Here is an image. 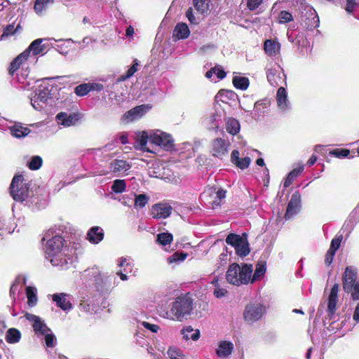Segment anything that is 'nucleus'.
I'll use <instances>...</instances> for the list:
<instances>
[{
	"mask_svg": "<svg viewBox=\"0 0 359 359\" xmlns=\"http://www.w3.org/2000/svg\"><path fill=\"white\" fill-rule=\"evenodd\" d=\"M266 264L259 262L253 275L252 264H244L240 266L238 264H232L229 266L226 273V279L229 283L235 285H246L250 282L254 283L262 278L266 273Z\"/></svg>",
	"mask_w": 359,
	"mask_h": 359,
	"instance_id": "obj_1",
	"label": "nucleus"
},
{
	"mask_svg": "<svg viewBox=\"0 0 359 359\" xmlns=\"http://www.w3.org/2000/svg\"><path fill=\"white\" fill-rule=\"evenodd\" d=\"M137 149L149 153H155L154 147H158L166 151L174 149V140L172 137L161 130L143 131L137 140Z\"/></svg>",
	"mask_w": 359,
	"mask_h": 359,
	"instance_id": "obj_2",
	"label": "nucleus"
},
{
	"mask_svg": "<svg viewBox=\"0 0 359 359\" xmlns=\"http://www.w3.org/2000/svg\"><path fill=\"white\" fill-rule=\"evenodd\" d=\"M10 192L13 198L16 201L23 202L38 209L44 207L45 203L41 202L35 196L33 191L29 190V182L25 180L22 175H15L10 186Z\"/></svg>",
	"mask_w": 359,
	"mask_h": 359,
	"instance_id": "obj_3",
	"label": "nucleus"
},
{
	"mask_svg": "<svg viewBox=\"0 0 359 359\" xmlns=\"http://www.w3.org/2000/svg\"><path fill=\"white\" fill-rule=\"evenodd\" d=\"M192 299L188 295L177 297L172 303L170 313L165 312L162 315L165 318L182 321L191 314L193 309Z\"/></svg>",
	"mask_w": 359,
	"mask_h": 359,
	"instance_id": "obj_4",
	"label": "nucleus"
},
{
	"mask_svg": "<svg viewBox=\"0 0 359 359\" xmlns=\"http://www.w3.org/2000/svg\"><path fill=\"white\" fill-rule=\"evenodd\" d=\"M63 246V239L60 236V233H56L53 236L52 240L48 241L47 243V252L53 257L50 259V262L53 266H64L67 264V259H62V254L61 250Z\"/></svg>",
	"mask_w": 359,
	"mask_h": 359,
	"instance_id": "obj_5",
	"label": "nucleus"
},
{
	"mask_svg": "<svg viewBox=\"0 0 359 359\" xmlns=\"http://www.w3.org/2000/svg\"><path fill=\"white\" fill-rule=\"evenodd\" d=\"M224 198V191L222 188L215 187L206 189L201 194L202 205L207 209H215L220 205L222 200Z\"/></svg>",
	"mask_w": 359,
	"mask_h": 359,
	"instance_id": "obj_6",
	"label": "nucleus"
},
{
	"mask_svg": "<svg viewBox=\"0 0 359 359\" xmlns=\"http://www.w3.org/2000/svg\"><path fill=\"white\" fill-rule=\"evenodd\" d=\"M226 243L231 245L235 249L236 255L241 257L247 256L250 252L248 236L245 233L242 235L229 233L226 238Z\"/></svg>",
	"mask_w": 359,
	"mask_h": 359,
	"instance_id": "obj_7",
	"label": "nucleus"
},
{
	"mask_svg": "<svg viewBox=\"0 0 359 359\" xmlns=\"http://www.w3.org/2000/svg\"><path fill=\"white\" fill-rule=\"evenodd\" d=\"M266 312L265 306L257 302L248 304L243 311L244 320L248 323H253L262 318Z\"/></svg>",
	"mask_w": 359,
	"mask_h": 359,
	"instance_id": "obj_8",
	"label": "nucleus"
},
{
	"mask_svg": "<svg viewBox=\"0 0 359 359\" xmlns=\"http://www.w3.org/2000/svg\"><path fill=\"white\" fill-rule=\"evenodd\" d=\"M172 207L168 202H160L154 204L150 209V215L157 219H164L170 217L172 212Z\"/></svg>",
	"mask_w": 359,
	"mask_h": 359,
	"instance_id": "obj_9",
	"label": "nucleus"
},
{
	"mask_svg": "<svg viewBox=\"0 0 359 359\" xmlns=\"http://www.w3.org/2000/svg\"><path fill=\"white\" fill-rule=\"evenodd\" d=\"M50 98V90L48 86L43 87L39 90L38 93L31 98L30 102L32 106L37 111L43 109Z\"/></svg>",
	"mask_w": 359,
	"mask_h": 359,
	"instance_id": "obj_10",
	"label": "nucleus"
},
{
	"mask_svg": "<svg viewBox=\"0 0 359 359\" xmlns=\"http://www.w3.org/2000/svg\"><path fill=\"white\" fill-rule=\"evenodd\" d=\"M356 279V269L352 266H347L343 276V289L346 292L349 293L353 289V285L357 282Z\"/></svg>",
	"mask_w": 359,
	"mask_h": 359,
	"instance_id": "obj_11",
	"label": "nucleus"
},
{
	"mask_svg": "<svg viewBox=\"0 0 359 359\" xmlns=\"http://www.w3.org/2000/svg\"><path fill=\"white\" fill-rule=\"evenodd\" d=\"M300 206L301 195L298 191H296L292 195L291 199L287 205L285 215V219L291 218L299 210Z\"/></svg>",
	"mask_w": 359,
	"mask_h": 359,
	"instance_id": "obj_12",
	"label": "nucleus"
},
{
	"mask_svg": "<svg viewBox=\"0 0 359 359\" xmlns=\"http://www.w3.org/2000/svg\"><path fill=\"white\" fill-rule=\"evenodd\" d=\"M25 317L28 320L32 322L34 330L37 334L43 335L50 331L39 317L30 313H27Z\"/></svg>",
	"mask_w": 359,
	"mask_h": 359,
	"instance_id": "obj_13",
	"label": "nucleus"
},
{
	"mask_svg": "<svg viewBox=\"0 0 359 359\" xmlns=\"http://www.w3.org/2000/svg\"><path fill=\"white\" fill-rule=\"evenodd\" d=\"M149 109V106L144 104L135 107L127 111L123 118L127 121H132L142 117Z\"/></svg>",
	"mask_w": 359,
	"mask_h": 359,
	"instance_id": "obj_14",
	"label": "nucleus"
},
{
	"mask_svg": "<svg viewBox=\"0 0 359 359\" xmlns=\"http://www.w3.org/2000/svg\"><path fill=\"white\" fill-rule=\"evenodd\" d=\"M280 43L276 39H266L264 43V51L271 57L280 55Z\"/></svg>",
	"mask_w": 359,
	"mask_h": 359,
	"instance_id": "obj_15",
	"label": "nucleus"
},
{
	"mask_svg": "<svg viewBox=\"0 0 359 359\" xmlns=\"http://www.w3.org/2000/svg\"><path fill=\"white\" fill-rule=\"evenodd\" d=\"M339 284L335 283L331 288L327 301V312L329 315H334L336 311L337 303L338 302Z\"/></svg>",
	"mask_w": 359,
	"mask_h": 359,
	"instance_id": "obj_16",
	"label": "nucleus"
},
{
	"mask_svg": "<svg viewBox=\"0 0 359 359\" xmlns=\"http://www.w3.org/2000/svg\"><path fill=\"white\" fill-rule=\"evenodd\" d=\"M56 121L59 125L64 127H69L76 124L78 121V116L75 114H68L66 112H60L57 114Z\"/></svg>",
	"mask_w": 359,
	"mask_h": 359,
	"instance_id": "obj_17",
	"label": "nucleus"
},
{
	"mask_svg": "<svg viewBox=\"0 0 359 359\" xmlns=\"http://www.w3.org/2000/svg\"><path fill=\"white\" fill-rule=\"evenodd\" d=\"M69 297V295L67 293H57L52 295V299L63 311H69L72 306Z\"/></svg>",
	"mask_w": 359,
	"mask_h": 359,
	"instance_id": "obj_18",
	"label": "nucleus"
},
{
	"mask_svg": "<svg viewBox=\"0 0 359 359\" xmlns=\"http://www.w3.org/2000/svg\"><path fill=\"white\" fill-rule=\"evenodd\" d=\"M276 102L278 108L283 111H285L290 108V104L287 99V93L284 87H280L278 88L276 94Z\"/></svg>",
	"mask_w": 359,
	"mask_h": 359,
	"instance_id": "obj_19",
	"label": "nucleus"
},
{
	"mask_svg": "<svg viewBox=\"0 0 359 359\" xmlns=\"http://www.w3.org/2000/svg\"><path fill=\"white\" fill-rule=\"evenodd\" d=\"M131 168V165L123 160H114L110 163V170L118 175H123Z\"/></svg>",
	"mask_w": 359,
	"mask_h": 359,
	"instance_id": "obj_20",
	"label": "nucleus"
},
{
	"mask_svg": "<svg viewBox=\"0 0 359 359\" xmlns=\"http://www.w3.org/2000/svg\"><path fill=\"white\" fill-rule=\"evenodd\" d=\"M103 238L104 231L101 227L98 226H93L88 231L86 236L87 240L93 244L99 243L101 241L103 240Z\"/></svg>",
	"mask_w": 359,
	"mask_h": 359,
	"instance_id": "obj_21",
	"label": "nucleus"
},
{
	"mask_svg": "<svg viewBox=\"0 0 359 359\" xmlns=\"http://www.w3.org/2000/svg\"><path fill=\"white\" fill-rule=\"evenodd\" d=\"M212 284L215 287L214 295L217 297H222L224 295V276L222 273H217L215 276L212 280Z\"/></svg>",
	"mask_w": 359,
	"mask_h": 359,
	"instance_id": "obj_22",
	"label": "nucleus"
},
{
	"mask_svg": "<svg viewBox=\"0 0 359 359\" xmlns=\"http://www.w3.org/2000/svg\"><path fill=\"white\" fill-rule=\"evenodd\" d=\"M190 35V30L188 25L184 22H179L176 25L172 34L175 39H185Z\"/></svg>",
	"mask_w": 359,
	"mask_h": 359,
	"instance_id": "obj_23",
	"label": "nucleus"
},
{
	"mask_svg": "<svg viewBox=\"0 0 359 359\" xmlns=\"http://www.w3.org/2000/svg\"><path fill=\"white\" fill-rule=\"evenodd\" d=\"M232 83L236 89L241 90H247L250 85V81L248 77L243 76L241 73L236 72H233Z\"/></svg>",
	"mask_w": 359,
	"mask_h": 359,
	"instance_id": "obj_24",
	"label": "nucleus"
},
{
	"mask_svg": "<svg viewBox=\"0 0 359 359\" xmlns=\"http://www.w3.org/2000/svg\"><path fill=\"white\" fill-rule=\"evenodd\" d=\"M43 39H37L34 40L29 47L25 50L27 53V56L32 52L33 55H43L45 50V45H42Z\"/></svg>",
	"mask_w": 359,
	"mask_h": 359,
	"instance_id": "obj_25",
	"label": "nucleus"
},
{
	"mask_svg": "<svg viewBox=\"0 0 359 359\" xmlns=\"http://www.w3.org/2000/svg\"><path fill=\"white\" fill-rule=\"evenodd\" d=\"M183 339L188 341L191 339L193 341H197L201 336L199 330L194 329L191 326L187 325L184 327L181 331Z\"/></svg>",
	"mask_w": 359,
	"mask_h": 359,
	"instance_id": "obj_26",
	"label": "nucleus"
},
{
	"mask_svg": "<svg viewBox=\"0 0 359 359\" xmlns=\"http://www.w3.org/2000/svg\"><path fill=\"white\" fill-rule=\"evenodd\" d=\"M211 153L215 157L222 158L224 155V141L221 137H217L212 143Z\"/></svg>",
	"mask_w": 359,
	"mask_h": 359,
	"instance_id": "obj_27",
	"label": "nucleus"
},
{
	"mask_svg": "<svg viewBox=\"0 0 359 359\" xmlns=\"http://www.w3.org/2000/svg\"><path fill=\"white\" fill-rule=\"evenodd\" d=\"M221 116L217 113L211 114L209 117L205 118L204 124L209 130H215L219 128L222 123Z\"/></svg>",
	"mask_w": 359,
	"mask_h": 359,
	"instance_id": "obj_28",
	"label": "nucleus"
},
{
	"mask_svg": "<svg viewBox=\"0 0 359 359\" xmlns=\"http://www.w3.org/2000/svg\"><path fill=\"white\" fill-rule=\"evenodd\" d=\"M11 135L17 138H20L27 136L30 130L28 128L22 126L21 123H15L9 127Z\"/></svg>",
	"mask_w": 359,
	"mask_h": 359,
	"instance_id": "obj_29",
	"label": "nucleus"
},
{
	"mask_svg": "<svg viewBox=\"0 0 359 359\" xmlns=\"http://www.w3.org/2000/svg\"><path fill=\"white\" fill-rule=\"evenodd\" d=\"M54 3V0H36L34 5V10L38 15H43L49 5Z\"/></svg>",
	"mask_w": 359,
	"mask_h": 359,
	"instance_id": "obj_30",
	"label": "nucleus"
},
{
	"mask_svg": "<svg viewBox=\"0 0 359 359\" xmlns=\"http://www.w3.org/2000/svg\"><path fill=\"white\" fill-rule=\"evenodd\" d=\"M27 58V53L25 51H23L22 53L18 55L11 63L9 67L10 74H13L14 72L19 69L22 62L25 61Z\"/></svg>",
	"mask_w": 359,
	"mask_h": 359,
	"instance_id": "obj_31",
	"label": "nucleus"
},
{
	"mask_svg": "<svg viewBox=\"0 0 359 359\" xmlns=\"http://www.w3.org/2000/svg\"><path fill=\"white\" fill-rule=\"evenodd\" d=\"M241 126L239 121L233 118H229L226 122V130L232 135L239 133Z\"/></svg>",
	"mask_w": 359,
	"mask_h": 359,
	"instance_id": "obj_32",
	"label": "nucleus"
},
{
	"mask_svg": "<svg viewBox=\"0 0 359 359\" xmlns=\"http://www.w3.org/2000/svg\"><path fill=\"white\" fill-rule=\"evenodd\" d=\"M50 40L55 41L54 39H50ZM57 42H58V44L55 46V49L57 50L60 53L66 55L69 52L71 44L73 43V40L71 39L67 40L59 39L57 41Z\"/></svg>",
	"mask_w": 359,
	"mask_h": 359,
	"instance_id": "obj_33",
	"label": "nucleus"
},
{
	"mask_svg": "<svg viewBox=\"0 0 359 359\" xmlns=\"http://www.w3.org/2000/svg\"><path fill=\"white\" fill-rule=\"evenodd\" d=\"M214 75H215L217 80H222L224 78V70L222 66H215L205 74V76L208 79H212Z\"/></svg>",
	"mask_w": 359,
	"mask_h": 359,
	"instance_id": "obj_34",
	"label": "nucleus"
},
{
	"mask_svg": "<svg viewBox=\"0 0 359 359\" xmlns=\"http://www.w3.org/2000/svg\"><path fill=\"white\" fill-rule=\"evenodd\" d=\"M25 292L29 306H35L38 300L36 296V289L34 287L27 286L25 289Z\"/></svg>",
	"mask_w": 359,
	"mask_h": 359,
	"instance_id": "obj_35",
	"label": "nucleus"
},
{
	"mask_svg": "<svg viewBox=\"0 0 359 359\" xmlns=\"http://www.w3.org/2000/svg\"><path fill=\"white\" fill-rule=\"evenodd\" d=\"M304 166L301 165L297 168L292 170L287 175V178L284 182V187H288L292 183V182L297 177V176L303 171Z\"/></svg>",
	"mask_w": 359,
	"mask_h": 359,
	"instance_id": "obj_36",
	"label": "nucleus"
},
{
	"mask_svg": "<svg viewBox=\"0 0 359 359\" xmlns=\"http://www.w3.org/2000/svg\"><path fill=\"white\" fill-rule=\"evenodd\" d=\"M267 79L271 86H278L280 82L284 81L285 79H283L280 76V73L278 75H276V72L273 69H269L267 72Z\"/></svg>",
	"mask_w": 359,
	"mask_h": 359,
	"instance_id": "obj_37",
	"label": "nucleus"
},
{
	"mask_svg": "<svg viewBox=\"0 0 359 359\" xmlns=\"http://www.w3.org/2000/svg\"><path fill=\"white\" fill-rule=\"evenodd\" d=\"M149 197L146 194H135L134 207L135 209H141L148 203Z\"/></svg>",
	"mask_w": 359,
	"mask_h": 359,
	"instance_id": "obj_38",
	"label": "nucleus"
},
{
	"mask_svg": "<svg viewBox=\"0 0 359 359\" xmlns=\"http://www.w3.org/2000/svg\"><path fill=\"white\" fill-rule=\"evenodd\" d=\"M345 231L346 229L344 227L341 229L336 236L332 240L329 249L337 252V250L340 247L341 241L343 239V233L345 232Z\"/></svg>",
	"mask_w": 359,
	"mask_h": 359,
	"instance_id": "obj_39",
	"label": "nucleus"
},
{
	"mask_svg": "<svg viewBox=\"0 0 359 359\" xmlns=\"http://www.w3.org/2000/svg\"><path fill=\"white\" fill-rule=\"evenodd\" d=\"M140 66L139 61L137 59L133 60V65L128 69L125 74L121 76L120 81H126L132 77L137 71Z\"/></svg>",
	"mask_w": 359,
	"mask_h": 359,
	"instance_id": "obj_40",
	"label": "nucleus"
},
{
	"mask_svg": "<svg viewBox=\"0 0 359 359\" xmlns=\"http://www.w3.org/2000/svg\"><path fill=\"white\" fill-rule=\"evenodd\" d=\"M320 25L319 18L316 14L311 13L305 21V26L308 29H313L316 28Z\"/></svg>",
	"mask_w": 359,
	"mask_h": 359,
	"instance_id": "obj_41",
	"label": "nucleus"
},
{
	"mask_svg": "<svg viewBox=\"0 0 359 359\" xmlns=\"http://www.w3.org/2000/svg\"><path fill=\"white\" fill-rule=\"evenodd\" d=\"M210 0H194L196 9L201 13H205L209 10Z\"/></svg>",
	"mask_w": 359,
	"mask_h": 359,
	"instance_id": "obj_42",
	"label": "nucleus"
},
{
	"mask_svg": "<svg viewBox=\"0 0 359 359\" xmlns=\"http://www.w3.org/2000/svg\"><path fill=\"white\" fill-rule=\"evenodd\" d=\"M6 338L8 343H16L20 339V332L15 328H11L7 331Z\"/></svg>",
	"mask_w": 359,
	"mask_h": 359,
	"instance_id": "obj_43",
	"label": "nucleus"
},
{
	"mask_svg": "<svg viewBox=\"0 0 359 359\" xmlns=\"http://www.w3.org/2000/svg\"><path fill=\"white\" fill-rule=\"evenodd\" d=\"M167 353L170 359H185L182 350L176 346H170Z\"/></svg>",
	"mask_w": 359,
	"mask_h": 359,
	"instance_id": "obj_44",
	"label": "nucleus"
},
{
	"mask_svg": "<svg viewBox=\"0 0 359 359\" xmlns=\"http://www.w3.org/2000/svg\"><path fill=\"white\" fill-rule=\"evenodd\" d=\"M126 182L124 180H116L111 186V190L115 193H122L125 191Z\"/></svg>",
	"mask_w": 359,
	"mask_h": 359,
	"instance_id": "obj_45",
	"label": "nucleus"
},
{
	"mask_svg": "<svg viewBox=\"0 0 359 359\" xmlns=\"http://www.w3.org/2000/svg\"><path fill=\"white\" fill-rule=\"evenodd\" d=\"M42 158L39 156L32 157L28 163V167L30 170H36L39 169L42 165Z\"/></svg>",
	"mask_w": 359,
	"mask_h": 359,
	"instance_id": "obj_46",
	"label": "nucleus"
},
{
	"mask_svg": "<svg viewBox=\"0 0 359 359\" xmlns=\"http://www.w3.org/2000/svg\"><path fill=\"white\" fill-rule=\"evenodd\" d=\"M268 103L264 101H257L254 104V109L255 111V115L258 117L262 116L264 113V109L267 108Z\"/></svg>",
	"mask_w": 359,
	"mask_h": 359,
	"instance_id": "obj_47",
	"label": "nucleus"
},
{
	"mask_svg": "<svg viewBox=\"0 0 359 359\" xmlns=\"http://www.w3.org/2000/svg\"><path fill=\"white\" fill-rule=\"evenodd\" d=\"M293 20L292 15L286 11H282L279 13L278 22L280 24H285Z\"/></svg>",
	"mask_w": 359,
	"mask_h": 359,
	"instance_id": "obj_48",
	"label": "nucleus"
},
{
	"mask_svg": "<svg viewBox=\"0 0 359 359\" xmlns=\"http://www.w3.org/2000/svg\"><path fill=\"white\" fill-rule=\"evenodd\" d=\"M90 92V86L88 83H82L76 86L74 89V93L78 96H84Z\"/></svg>",
	"mask_w": 359,
	"mask_h": 359,
	"instance_id": "obj_49",
	"label": "nucleus"
},
{
	"mask_svg": "<svg viewBox=\"0 0 359 359\" xmlns=\"http://www.w3.org/2000/svg\"><path fill=\"white\" fill-rule=\"evenodd\" d=\"M172 240V236L169 233H159L157 236V241L163 245H165L170 243Z\"/></svg>",
	"mask_w": 359,
	"mask_h": 359,
	"instance_id": "obj_50",
	"label": "nucleus"
},
{
	"mask_svg": "<svg viewBox=\"0 0 359 359\" xmlns=\"http://www.w3.org/2000/svg\"><path fill=\"white\" fill-rule=\"evenodd\" d=\"M224 96V90L221 89L215 97V108L216 111H219V109H222V104L224 102L223 100V97Z\"/></svg>",
	"mask_w": 359,
	"mask_h": 359,
	"instance_id": "obj_51",
	"label": "nucleus"
},
{
	"mask_svg": "<svg viewBox=\"0 0 359 359\" xmlns=\"http://www.w3.org/2000/svg\"><path fill=\"white\" fill-rule=\"evenodd\" d=\"M350 154V151L348 149H334L330 152V155L334 156L338 158H344L347 157Z\"/></svg>",
	"mask_w": 359,
	"mask_h": 359,
	"instance_id": "obj_52",
	"label": "nucleus"
},
{
	"mask_svg": "<svg viewBox=\"0 0 359 359\" xmlns=\"http://www.w3.org/2000/svg\"><path fill=\"white\" fill-rule=\"evenodd\" d=\"M250 162V158L247 156L243 158H239L238 161L234 165H236L238 168L244 170L249 166Z\"/></svg>",
	"mask_w": 359,
	"mask_h": 359,
	"instance_id": "obj_53",
	"label": "nucleus"
},
{
	"mask_svg": "<svg viewBox=\"0 0 359 359\" xmlns=\"http://www.w3.org/2000/svg\"><path fill=\"white\" fill-rule=\"evenodd\" d=\"M186 17L188 18L190 23L193 25H198L199 23L200 19L194 15L192 8H189L187 11Z\"/></svg>",
	"mask_w": 359,
	"mask_h": 359,
	"instance_id": "obj_54",
	"label": "nucleus"
},
{
	"mask_svg": "<svg viewBox=\"0 0 359 359\" xmlns=\"http://www.w3.org/2000/svg\"><path fill=\"white\" fill-rule=\"evenodd\" d=\"M56 233H58L56 232L55 228L50 227L45 232L42 241H46L48 243V241L52 240L53 236H55Z\"/></svg>",
	"mask_w": 359,
	"mask_h": 359,
	"instance_id": "obj_55",
	"label": "nucleus"
},
{
	"mask_svg": "<svg viewBox=\"0 0 359 359\" xmlns=\"http://www.w3.org/2000/svg\"><path fill=\"white\" fill-rule=\"evenodd\" d=\"M353 300H359V280L353 285V289L349 292Z\"/></svg>",
	"mask_w": 359,
	"mask_h": 359,
	"instance_id": "obj_56",
	"label": "nucleus"
},
{
	"mask_svg": "<svg viewBox=\"0 0 359 359\" xmlns=\"http://www.w3.org/2000/svg\"><path fill=\"white\" fill-rule=\"evenodd\" d=\"M45 335L46 344L48 347H53L55 345V337L53 334L46 332Z\"/></svg>",
	"mask_w": 359,
	"mask_h": 359,
	"instance_id": "obj_57",
	"label": "nucleus"
},
{
	"mask_svg": "<svg viewBox=\"0 0 359 359\" xmlns=\"http://www.w3.org/2000/svg\"><path fill=\"white\" fill-rule=\"evenodd\" d=\"M359 6V4L357 3L355 0H346V11L349 13H352L356 7Z\"/></svg>",
	"mask_w": 359,
	"mask_h": 359,
	"instance_id": "obj_58",
	"label": "nucleus"
},
{
	"mask_svg": "<svg viewBox=\"0 0 359 359\" xmlns=\"http://www.w3.org/2000/svg\"><path fill=\"white\" fill-rule=\"evenodd\" d=\"M264 0H248L247 6L249 10L253 11L257 8Z\"/></svg>",
	"mask_w": 359,
	"mask_h": 359,
	"instance_id": "obj_59",
	"label": "nucleus"
},
{
	"mask_svg": "<svg viewBox=\"0 0 359 359\" xmlns=\"http://www.w3.org/2000/svg\"><path fill=\"white\" fill-rule=\"evenodd\" d=\"M187 255L175 252L172 256H170L168 259V262L172 263L177 261H183L185 259Z\"/></svg>",
	"mask_w": 359,
	"mask_h": 359,
	"instance_id": "obj_60",
	"label": "nucleus"
},
{
	"mask_svg": "<svg viewBox=\"0 0 359 359\" xmlns=\"http://www.w3.org/2000/svg\"><path fill=\"white\" fill-rule=\"evenodd\" d=\"M336 252L329 249L326 254L325 257V264L327 266L330 265L332 263L334 257L335 255Z\"/></svg>",
	"mask_w": 359,
	"mask_h": 359,
	"instance_id": "obj_61",
	"label": "nucleus"
},
{
	"mask_svg": "<svg viewBox=\"0 0 359 359\" xmlns=\"http://www.w3.org/2000/svg\"><path fill=\"white\" fill-rule=\"evenodd\" d=\"M226 98L232 101L233 102H236L238 100V97L237 94L231 90H226Z\"/></svg>",
	"mask_w": 359,
	"mask_h": 359,
	"instance_id": "obj_62",
	"label": "nucleus"
},
{
	"mask_svg": "<svg viewBox=\"0 0 359 359\" xmlns=\"http://www.w3.org/2000/svg\"><path fill=\"white\" fill-rule=\"evenodd\" d=\"M19 26L16 27L15 29H14V25L13 24L7 25L4 29V34H2L1 37L7 36L11 34H13L15 31L18 29Z\"/></svg>",
	"mask_w": 359,
	"mask_h": 359,
	"instance_id": "obj_63",
	"label": "nucleus"
},
{
	"mask_svg": "<svg viewBox=\"0 0 359 359\" xmlns=\"http://www.w3.org/2000/svg\"><path fill=\"white\" fill-rule=\"evenodd\" d=\"M142 325L144 328L150 330L152 332H157L159 330V326L155 324H151L148 322H143Z\"/></svg>",
	"mask_w": 359,
	"mask_h": 359,
	"instance_id": "obj_64",
	"label": "nucleus"
}]
</instances>
